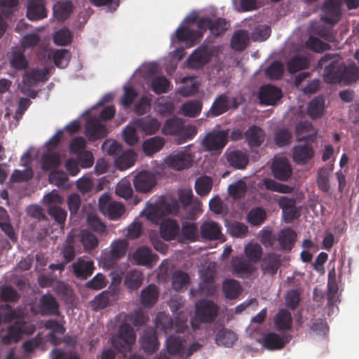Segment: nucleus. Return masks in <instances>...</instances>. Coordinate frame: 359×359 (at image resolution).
<instances>
[{
	"label": "nucleus",
	"instance_id": "nucleus-56",
	"mask_svg": "<svg viewBox=\"0 0 359 359\" xmlns=\"http://www.w3.org/2000/svg\"><path fill=\"white\" fill-rule=\"evenodd\" d=\"M11 66L18 70L25 69L28 66V61L24 55V52L20 48L13 50L10 60Z\"/></svg>",
	"mask_w": 359,
	"mask_h": 359
},
{
	"label": "nucleus",
	"instance_id": "nucleus-3",
	"mask_svg": "<svg viewBox=\"0 0 359 359\" xmlns=\"http://www.w3.org/2000/svg\"><path fill=\"white\" fill-rule=\"evenodd\" d=\"M128 248V242L125 239L112 241L109 250L102 252L100 262L103 267L108 270L115 268L118 261L126 255Z\"/></svg>",
	"mask_w": 359,
	"mask_h": 359
},
{
	"label": "nucleus",
	"instance_id": "nucleus-51",
	"mask_svg": "<svg viewBox=\"0 0 359 359\" xmlns=\"http://www.w3.org/2000/svg\"><path fill=\"white\" fill-rule=\"evenodd\" d=\"M292 318L291 313L285 309L278 311L275 318V325L280 331H287L291 329Z\"/></svg>",
	"mask_w": 359,
	"mask_h": 359
},
{
	"label": "nucleus",
	"instance_id": "nucleus-28",
	"mask_svg": "<svg viewBox=\"0 0 359 359\" xmlns=\"http://www.w3.org/2000/svg\"><path fill=\"white\" fill-rule=\"evenodd\" d=\"M159 290L155 284H149L140 293V302L147 308L152 307L158 301Z\"/></svg>",
	"mask_w": 359,
	"mask_h": 359
},
{
	"label": "nucleus",
	"instance_id": "nucleus-26",
	"mask_svg": "<svg viewBox=\"0 0 359 359\" xmlns=\"http://www.w3.org/2000/svg\"><path fill=\"white\" fill-rule=\"evenodd\" d=\"M134 125L147 135L155 134L161 127V123L156 118L151 117L136 118Z\"/></svg>",
	"mask_w": 359,
	"mask_h": 359
},
{
	"label": "nucleus",
	"instance_id": "nucleus-39",
	"mask_svg": "<svg viewBox=\"0 0 359 359\" xmlns=\"http://www.w3.org/2000/svg\"><path fill=\"white\" fill-rule=\"evenodd\" d=\"M135 156V153L132 149L121 151L115 159V165L118 170H126L133 165Z\"/></svg>",
	"mask_w": 359,
	"mask_h": 359
},
{
	"label": "nucleus",
	"instance_id": "nucleus-47",
	"mask_svg": "<svg viewBox=\"0 0 359 359\" xmlns=\"http://www.w3.org/2000/svg\"><path fill=\"white\" fill-rule=\"evenodd\" d=\"M190 278L187 273L177 270L172 275V286L176 291L186 290L189 285Z\"/></svg>",
	"mask_w": 359,
	"mask_h": 359
},
{
	"label": "nucleus",
	"instance_id": "nucleus-17",
	"mask_svg": "<svg viewBox=\"0 0 359 359\" xmlns=\"http://www.w3.org/2000/svg\"><path fill=\"white\" fill-rule=\"evenodd\" d=\"M172 212V208L170 204L165 202H161L151 206L147 212V217L154 224H158L162 222L163 218Z\"/></svg>",
	"mask_w": 359,
	"mask_h": 359
},
{
	"label": "nucleus",
	"instance_id": "nucleus-37",
	"mask_svg": "<svg viewBox=\"0 0 359 359\" xmlns=\"http://www.w3.org/2000/svg\"><path fill=\"white\" fill-rule=\"evenodd\" d=\"M179 201L182 205L184 208H187L189 205H191V208L193 210L192 214L197 213L201 211V203L198 201H195L193 203V192L190 189H180L178 193Z\"/></svg>",
	"mask_w": 359,
	"mask_h": 359
},
{
	"label": "nucleus",
	"instance_id": "nucleus-22",
	"mask_svg": "<svg viewBox=\"0 0 359 359\" xmlns=\"http://www.w3.org/2000/svg\"><path fill=\"white\" fill-rule=\"evenodd\" d=\"M46 0H29L27 9V17L30 20H39L47 16Z\"/></svg>",
	"mask_w": 359,
	"mask_h": 359
},
{
	"label": "nucleus",
	"instance_id": "nucleus-42",
	"mask_svg": "<svg viewBox=\"0 0 359 359\" xmlns=\"http://www.w3.org/2000/svg\"><path fill=\"white\" fill-rule=\"evenodd\" d=\"M309 60L300 55H295L287 63V69L290 74L296 73L300 70L309 67Z\"/></svg>",
	"mask_w": 359,
	"mask_h": 359
},
{
	"label": "nucleus",
	"instance_id": "nucleus-2",
	"mask_svg": "<svg viewBox=\"0 0 359 359\" xmlns=\"http://www.w3.org/2000/svg\"><path fill=\"white\" fill-rule=\"evenodd\" d=\"M229 23L222 18L212 20L210 18H201L198 20V27L200 30L191 29L186 26H182L176 30V37L179 41H186L190 46L199 43L202 32L209 29L212 34L219 36L227 30Z\"/></svg>",
	"mask_w": 359,
	"mask_h": 359
},
{
	"label": "nucleus",
	"instance_id": "nucleus-25",
	"mask_svg": "<svg viewBox=\"0 0 359 359\" xmlns=\"http://www.w3.org/2000/svg\"><path fill=\"white\" fill-rule=\"evenodd\" d=\"M73 273L76 277L81 279H87L90 276L95 269L94 263L92 260H86L79 258L72 264Z\"/></svg>",
	"mask_w": 359,
	"mask_h": 359
},
{
	"label": "nucleus",
	"instance_id": "nucleus-41",
	"mask_svg": "<svg viewBox=\"0 0 359 359\" xmlns=\"http://www.w3.org/2000/svg\"><path fill=\"white\" fill-rule=\"evenodd\" d=\"M184 130V121L179 118H171L165 122L162 132L164 135H180Z\"/></svg>",
	"mask_w": 359,
	"mask_h": 359
},
{
	"label": "nucleus",
	"instance_id": "nucleus-43",
	"mask_svg": "<svg viewBox=\"0 0 359 359\" xmlns=\"http://www.w3.org/2000/svg\"><path fill=\"white\" fill-rule=\"evenodd\" d=\"M60 163V156L57 152H50L42 156L41 168L45 171H55Z\"/></svg>",
	"mask_w": 359,
	"mask_h": 359
},
{
	"label": "nucleus",
	"instance_id": "nucleus-21",
	"mask_svg": "<svg viewBox=\"0 0 359 359\" xmlns=\"http://www.w3.org/2000/svg\"><path fill=\"white\" fill-rule=\"evenodd\" d=\"M280 266V255L276 253H268L262 259L261 269L264 274L274 276Z\"/></svg>",
	"mask_w": 359,
	"mask_h": 359
},
{
	"label": "nucleus",
	"instance_id": "nucleus-53",
	"mask_svg": "<svg viewBox=\"0 0 359 359\" xmlns=\"http://www.w3.org/2000/svg\"><path fill=\"white\" fill-rule=\"evenodd\" d=\"M203 103L199 100H193L184 103L181 107L182 114L188 117L198 116L202 110Z\"/></svg>",
	"mask_w": 359,
	"mask_h": 359
},
{
	"label": "nucleus",
	"instance_id": "nucleus-11",
	"mask_svg": "<svg viewBox=\"0 0 359 359\" xmlns=\"http://www.w3.org/2000/svg\"><path fill=\"white\" fill-rule=\"evenodd\" d=\"M218 306L212 300L202 299L196 303V316L202 323H212L217 316Z\"/></svg>",
	"mask_w": 359,
	"mask_h": 359
},
{
	"label": "nucleus",
	"instance_id": "nucleus-23",
	"mask_svg": "<svg viewBox=\"0 0 359 359\" xmlns=\"http://www.w3.org/2000/svg\"><path fill=\"white\" fill-rule=\"evenodd\" d=\"M133 258L135 263L140 266H149L158 260V256L153 254L151 248L147 246L137 248L133 255Z\"/></svg>",
	"mask_w": 359,
	"mask_h": 359
},
{
	"label": "nucleus",
	"instance_id": "nucleus-64",
	"mask_svg": "<svg viewBox=\"0 0 359 359\" xmlns=\"http://www.w3.org/2000/svg\"><path fill=\"white\" fill-rule=\"evenodd\" d=\"M172 318L163 312H160L156 317V325L158 328L167 332L173 328Z\"/></svg>",
	"mask_w": 359,
	"mask_h": 359
},
{
	"label": "nucleus",
	"instance_id": "nucleus-19",
	"mask_svg": "<svg viewBox=\"0 0 359 359\" xmlns=\"http://www.w3.org/2000/svg\"><path fill=\"white\" fill-rule=\"evenodd\" d=\"M314 156V151L310 143H304L294 147L292 158L298 165L306 164Z\"/></svg>",
	"mask_w": 359,
	"mask_h": 359
},
{
	"label": "nucleus",
	"instance_id": "nucleus-8",
	"mask_svg": "<svg viewBox=\"0 0 359 359\" xmlns=\"http://www.w3.org/2000/svg\"><path fill=\"white\" fill-rule=\"evenodd\" d=\"M228 137L227 130H213L204 137L203 146L206 151L220 152L227 144Z\"/></svg>",
	"mask_w": 359,
	"mask_h": 359
},
{
	"label": "nucleus",
	"instance_id": "nucleus-59",
	"mask_svg": "<svg viewBox=\"0 0 359 359\" xmlns=\"http://www.w3.org/2000/svg\"><path fill=\"white\" fill-rule=\"evenodd\" d=\"M263 184L267 190L272 191H276L283 194H290L293 191L292 187L278 183L272 179H264L263 180Z\"/></svg>",
	"mask_w": 359,
	"mask_h": 359
},
{
	"label": "nucleus",
	"instance_id": "nucleus-63",
	"mask_svg": "<svg viewBox=\"0 0 359 359\" xmlns=\"http://www.w3.org/2000/svg\"><path fill=\"white\" fill-rule=\"evenodd\" d=\"M292 138V133L286 128H281L276 131L274 135V142L279 147L288 145Z\"/></svg>",
	"mask_w": 359,
	"mask_h": 359
},
{
	"label": "nucleus",
	"instance_id": "nucleus-45",
	"mask_svg": "<svg viewBox=\"0 0 359 359\" xmlns=\"http://www.w3.org/2000/svg\"><path fill=\"white\" fill-rule=\"evenodd\" d=\"M21 330L18 323L15 321L7 328L5 335L1 337V343L9 345L12 343H18L22 339Z\"/></svg>",
	"mask_w": 359,
	"mask_h": 359
},
{
	"label": "nucleus",
	"instance_id": "nucleus-38",
	"mask_svg": "<svg viewBox=\"0 0 359 359\" xmlns=\"http://www.w3.org/2000/svg\"><path fill=\"white\" fill-rule=\"evenodd\" d=\"M230 101L229 97L225 95H219L213 102L210 109L208 113V116H217L229 110Z\"/></svg>",
	"mask_w": 359,
	"mask_h": 359
},
{
	"label": "nucleus",
	"instance_id": "nucleus-36",
	"mask_svg": "<svg viewBox=\"0 0 359 359\" xmlns=\"http://www.w3.org/2000/svg\"><path fill=\"white\" fill-rule=\"evenodd\" d=\"M185 342L180 336L170 335L165 341L168 353L172 356L180 355L185 348Z\"/></svg>",
	"mask_w": 359,
	"mask_h": 359
},
{
	"label": "nucleus",
	"instance_id": "nucleus-40",
	"mask_svg": "<svg viewBox=\"0 0 359 359\" xmlns=\"http://www.w3.org/2000/svg\"><path fill=\"white\" fill-rule=\"evenodd\" d=\"M332 168L323 167L318 170L316 184L320 191L327 193L330 190V177Z\"/></svg>",
	"mask_w": 359,
	"mask_h": 359
},
{
	"label": "nucleus",
	"instance_id": "nucleus-29",
	"mask_svg": "<svg viewBox=\"0 0 359 359\" xmlns=\"http://www.w3.org/2000/svg\"><path fill=\"white\" fill-rule=\"evenodd\" d=\"M226 158L229 166L236 169H244L248 164V156L240 150L226 152Z\"/></svg>",
	"mask_w": 359,
	"mask_h": 359
},
{
	"label": "nucleus",
	"instance_id": "nucleus-6",
	"mask_svg": "<svg viewBox=\"0 0 359 359\" xmlns=\"http://www.w3.org/2000/svg\"><path fill=\"white\" fill-rule=\"evenodd\" d=\"M62 201V196L54 192L48 193L43 198L48 215L60 226L65 224L67 215V211L60 206Z\"/></svg>",
	"mask_w": 359,
	"mask_h": 359
},
{
	"label": "nucleus",
	"instance_id": "nucleus-44",
	"mask_svg": "<svg viewBox=\"0 0 359 359\" xmlns=\"http://www.w3.org/2000/svg\"><path fill=\"white\" fill-rule=\"evenodd\" d=\"M198 228L196 224L190 222L182 223L180 240L181 241L194 242L198 240Z\"/></svg>",
	"mask_w": 359,
	"mask_h": 359
},
{
	"label": "nucleus",
	"instance_id": "nucleus-55",
	"mask_svg": "<svg viewBox=\"0 0 359 359\" xmlns=\"http://www.w3.org/2000/svg\"><path fill=\"white\" fill-rule=\"evenodd\" d=\"M266 219V212L261 207L252 208L248 215V222L252 226H259Z\"/></svg>",
	"mask_w": 359,
	"mask_h": 359
},
{
	"label": "nucleus",
	"instance_id": "nucleus-5",
	"mask_svg": "<svg viewBox=\"0 0 359 359\" xmlns=\"http://www.w3.org/2000/svg\"><path fill=\"white\" fill-rule=\"evenodd\" d=\"M135 339L134 329L130 325L123 323L119 326L117 334L112 337V345L120 352L130 351Z\"/></svg>",
	"mask_w": 359,
	"mask_h": 359
},
{
	"label": "nucleus",
	"instance_id": "nucleus-50",
	"mask_svg": "<svg viewBox=\"0 0 359 359\" xmlns=\"http://www.w3.org/2000/svg\"><path fill=\"white\" fill-rule=\"evenodd\" d=\"M222 290L225 297L229 299H236L242 291L239 282L233 279L226 280L223 283Z\"/></svg>",
	"mask_w": 359,
	"mask_h": 359
},
{
	"label": "nucleus",
	"instance_id": "nucleus-1",
	"mask_svg": "<svg viewBox=\"0 0 359 359\" xmlns=\"http://www.w3.org/2000/svg\"><path fill=\"white\" fill-rule=\"evenodd\" d=\"M338 54L326 53L319 61L318 67L324 68L325 80L330 83L344 82L349 84L359 79V67L351 65L341 70Z\"/></svg>",
	"mask_w": 359,
	"mask_h": 359
},
{
	"label": "nucleus",
	"instance_id": "nucleus-34",
	"mask_svg": "<svg viewBox=\"0 0 359 359\" xmlns=\"http://www.w3.org/2000/svg\"><path fill=\"white\" fill-rule=\"evenodd\" d=\"M49 75V69L47 67L43 69H32L27 72L23 77L25 83L28 86H34L38 82H44L48 81Z\"/></svg>",
	"mask_w": 359,
	"mask_h": 359
},
{
	"label": "nucleus",
	"instance_id": "nucleus-49",
	"mask_svg": "<svg viewBox=\"0 0 359 359\" xmlns=\"http://www.w3.org/2000/svg\"><path fill=\"white\" fill-rule=\"evenodd\" d=\"M165 141L163 137L155 136L145 140L142 145L144 152L151 156L159 151L164 146Z\"/></svg>",
	"mask_w": 359,
	"mask_h": 359
},
{
	"label": "nucleus",
	"instance_id": "nucleus-31",
	"mask_svg": "<svg viewBox=\"0 0 359 359\" xmlns=\"http://www.w3.org/2000/svg\"><path fill=\"white\" fill-rule=\"evenodd\" d=\"M244 135L250 147H259L265 139V132L257 126L249 127L245 132Z\"/></svg>",
	"mask_w": 359,
	"mask_h": 359
},
{
	"label": "nucleus",
	"instance_id": "nucleus-35",
	"mask_svg": "<svg viewBox=\"0 0 359 359\" xmlns=\"http://www.w3.org/2000/svg\"><path fill=\"white\" fill-rule=\"evenodd\" d=\"M74 6L69 1H58L53 8L54 18L58 21L67 20L73 11Z\"/></svg>",
	"mask_w": 359,
	"mask_h": 359
},
{
	"label": "nucleus",
	"instance_id": "nucleus-4",
	"mask_svg": "<svg viewBox=\"0 0 359 359\" xmlns=\"http://www.w3.org/2000/svg\"><path fill=\"white\" fill-rule=\"evenodd\" d=\"M31 311L42 316H60V304L57 299L51 294H43L38 304L31 307Z\"/></svg>",
	"mask_w": 359,
	"mask_h": 359
},
{
	"label": "nucleus",
	"instance_id": "nucleus-20",
	"mask_svg": "<svg viewBox=\"0 0 359 359\" xmlns=\"http://www.w3.org/2000/svg\"><path fill=\"white\" fill-rule=\"evenodd\" d=\"M290 339L287 334L282 337L274 332H269L264 335L262 339L263 346L268 350H278L283 348L285 344Z\"/></svg>",
	"mask_w": 359,
	"mask_h": 359
},
{
	"label": "nucleus",
	"instance_id": "nucleus-14",
	"mask_svg": "<svg viewBox=\"0 0 359 359\" xmlns=\"http://www.w3.org/2000/svg\"><path fill=\"white\" fill-rule=\"evenodd\" d=\"M271 171L274 177L286 182L292 176V168L289 161L285 157L276 158L271 164Z\"/></svg>",
	"mask_w": 359,
	"mask_h": 359
},
{
	"label": "nucleus",
	"instance_id": "nucleus-16",
	"mask_svg": "<svg viewBox=\"0 0 359 359\" xmlns=\"http://www.w3.org/2000/svg\"><path fill=\"white\" fill-rule=\"evenodd\" d=\"M341 4L338 0H328L323 6L322 20L327 24L334 25L341 17Z\"/></svg>",
	"mask_w": 359,
	"mask_h": 359
},
{
	"label": "nucleus",
	"instance_id": "nucleus-30",
	"mask_svg": "<svg viewBox=\"0 0 359 359\" xmlns=\"http://www.w3.org/2000/svg\"><path fill=\"white\" fill-rule=\"evenodd\" d=\"M211 59V54L204 47L195 50L189 57V64L193 68H200L206 65Z\"/></svg>",
	"mask_w": 359,
	"mask_h": 359
},
{
	"label": "nucleus",
	"instance_id": "nucleus-58",
	"mask_svg": "<svg viewBox=\"0 0 359 359\" xmlns=\"http://www.w3.org/2000/svg\"><path fill=\"white\" fill-rule=\"evenodd\" d=\"M49 182L57 186L59 188L64 189H68L70 187L69 183L68 177L64 172L52 171L49 175Z\"/></svg>",
	"mask_w": 359,
	"mask_h": 359
},
{
	"label": "nucleus",
	"instance_id": "nucleus-9",
	"mask_svg": "<svg viewBox=\"0 0 359 359\" xmlns=\"http://www.w3.org/2000/svg\"><path fill=\"white\" fill-rule=\"evenodd\" d=\"M100 211L111 220L118 219L124 212L125 208L121 203L113 201L108 194H103L98 201Z\"/></svg>",
	"mask_w": 359,
	"mask_h": 359
},
{
	"label": "nucleus",
	"instance_id": "nucleus-62",
	"mask_svg": "<svg viewBox=\"0 0 359 359\" xmlns=\"http://www.w3.org/2000/svg\"><path fill=\"white\" fill-rule=\"evenodd\" d=\"M245 255L250 262H257L262 255V248L257 243H250L245 248Z\"/></svg>",
	"mask_w": 359,
	"mask_h": 359
},
{
	"label": "nucleus",
	"instance_id": "nucleus-52",
	"mask_svg": "<svg viewBox=\"0 0 359 359\" xmlns=\"http://www.w3.org/2000/svg\"><path fill=\"white\" fill-rule=\"evenodd\" d=\"M43 327L46 330H51L48 334V339L53 343L55 344L56 334L63 335L66 331L65 326L56 320L49 319L44 322Z\"/></svg>",
	"mask_w": 359,
	"mask_h": 359
},
{
	"label": "nucleus",
	"instance_id": "nucleus-57",
	"mask_svg": "<svg viewBox=\"0 0 359 359\" xmlns=\"http://www.w3.org/2000/svg\"><path fill=\"white\" fill-rule=\"evenodd\" d=\"M212 187V180L210 177L203 176L198 178L195 182V189L200 196L208 194Z\"/></svg>",
	"mask_w": 359,
	"mask_h": 359
},
{
	"label": "nucleus",
	"instance_id": "nucleus-18",
	"mask_svg": "<svg viewBox=\"0 0 359 359\" xmlns=\"http://www.w3.org/2000/svg\"><path fill=\"white\" fill-rule=\"evenodd\" d=\"M140 344L147 354L155 353L159 348V341L156 331L153 328L146 329L140 337Z\"/></svg>",
	"mask_w": 359,
	"mask_h": 359
},
{
	"label": "nucleus",
	"instance_id": "nucleus-7",
	"mask_svg": "<svg viewBox=\"0 0 359 359\" xmlns=\"http://www.w3.org/2000/svg\"><path fill=\"white\" fill-rule=\"evenodd\" d=\"M165 162L169 168L180 171L192 166L194 156L186 149L176 151L168 156Z\"/></svg>",
	"mask_w": 359,
	"mask_h": 359
},
{
	"label": "nucleus",
	"instance_id": "nucleus-27",
	"mask_svg": "<svg viewBox=\"0 0 359 359\" xmlns=\"http://www.w3.org/2000/svg\"><path fill=\"white\" fill-rule=\"evenodd\" d=\"M201 236L205 241H215L222 236V227L217 222L210 221L203 222L200 227Z\"/></svg>",
	"mask_w": 359,
	"mask_h": 359
},
{
	"label": "nucleus",
	"instance_id": "nucleus-10",
	"mask_svg": "<svg viewBox=\"0 0 359 359\" xmlns=\"http://www.w3.org/2000/svg\"><path fill=\"white\" fill-rule=\"evenodd\" d=\"M157 184L155 173L148 170L139 172L133 179V185L137 192L149 193Z\"/></svg>",
	"mask_w": 359,
	"mask_h": 359
},
{
	"label": "nucleus",
	"instance_id": "nucleus-32",
	"mask_svg": "<svg viewBox=\"0 0 359 359\" xmlns=\"http://www.w3.org/2000/svg\"><path fill=\"white\" fill-rule=\"evenodd\" d=\"M180 233V226L173 219H164L161 222L160 233L165 241L175 239Z\"/></svg>",
	"mask_w": 359,
	"mask_h": 359
},
{
	"label": "nucleus",
	"instance_id": "nucleus-33",
	"mask_svg": "<svg viewBox=\"0 0 359 359\" xmlns=\"http://www.w3.org/2000/svg\"><path fill=\"white\" fill-rule=\"evenodd\" d=\"M250 36L247 30H236L231 39V47L236 51H243L248 46Z\"/></svg>",
	"mask_w": 359,
	"mask_h": 359
},
{
	"label": "nucleus",
	"instance_id": "nucleus-46",
	"mask_svg": "<svg viewBox=\"0 0 359 359\" xmlns=\"http://www.w3.org/2000/svg\"><path fill=\"white\" fill-rule=\"evenodd\" d=\"M325 100L322 96H318L310 101L307 107V114L312 118H320L323 113Z\"/></svg>",
	"mask_w": 359,
	"mask_h": 359
},
{
	"label": "nucleus",
	"instance_id": "nucleus-60",
	"mask_svg": "<svg viewBox=\"0 0 359 359\" xmlns=\"http://www.w3.org/2000/svg\"><path fill=\"white\" fill-rule=\"evenodd\" d=\"M170 84V81L165 76H155L151 80V87L156 94L159 95L168 92Z\"/></svg>",
	"mask_w": 359,
	"mask_h": 359
},
{
	"label": "nucleus",
	"instance_id": "nucleus-12",
	"mask_svg": "<svg viewBox=\"0 0 359 359\" xmlns=\"http://www.w3.org/2000/svg\"><path fill=\"white\" fill-rule=\"evenodd\" d=\"M232 273L240 278H248L256 271L255 266L250 261L243 257H233L231 261Z\"/></svg>",
	"mask_w": 359,
	"mask_h": 359
},
{
	"label": "nucleus",
	"instance_id": "nucleus-13",
	"mask_svg": "<svg viewBox=\"0 0 359 359\" xmlns=\"http://www.w3.org/2000/svg\"><path fill=\"white\" fill-rule=\"evenodd\" d=\"M85 135L90 142L105 137L107 129L97 117L90 118L85 126Z\"/></svg>",
	"mask_w": 359,
	"mask_h": 359
},
{
	"label": "nucleus",
	"instance_id": "nucleus-24",
	"mask_svg": "<svg viewBox=\"0 0 359 359\" xmlns=\"http://www.w3.org/2000/svg\"><path fill=\"white\" fill-rule=\"evenodd\" d=\"M144 276L141 271L134 269L127 271L123 276V285L129 292L137 290L143 283Z\"/></svg>",
	"mask_w": 359,
	"mask_h": 359
},
{
	"label": "nucleus",
	"instance_id": "nucleus-61",
	"mask_svg": "<svg viewBox=\"0 0 359 359\" xmlns=\"http://www.w3.org/2000/svg\"><path fill=\"white\" fill-rule=\"evenodd\" d=\"M70 58L71 53L66 49L57 50L55 51L53 55L55 66L62 69L68 66Z\"/></svg>",
	"mask_w": 359,
	"mask_h": 359
},
{
	"label": "nucleus",
	"instance_id": "nucleus-15",
	"mask_svg": "<svg viewBox=\"0 0 359 359\" xmlns=\"http://www.w3.org/2000/svg\"><path fill=\"white\" fill-rule=\"evenodd\" d=\"M282 96L281 90L271 84L261 86L258 93L260 104L266 106L276 104Z\"/></svg>",
	"mask_w": 359,
	"mask_h": 359
},
{
	"label": "nucleus",
	"instance_id": "nucleus-48",
	"mask_svg": "<svg viewBox=\"0 0 359 359\" xmlns=\"http://www.w3.org/2000/svg\"><path fill=\"white\" fill-rule=\"evenodd\" d=\"M297 234L291 228H286L280 232L278 242L283 250H290L296 241Z\"/></svg>",
	"mask_w": 359,
	"mask_h": 359
},
{
	"label": "nucleus",
	"instance_id": "nucleus-54",
	"mask_svg": "<svg viewBox=\"0 0 359 359\" xmlns=\"http://www.w3.org/2000/svg\"><path fill=\"white\" fill-rule=\"evenodd\" d=\"M215 340L217 344H222L224 346L229 347L231 346L237 340V337L233 331L226 329H222L217 332Z\"/></svg>",
	"mask_w": 359,
	"mask_h": 359
}]
</instances>
